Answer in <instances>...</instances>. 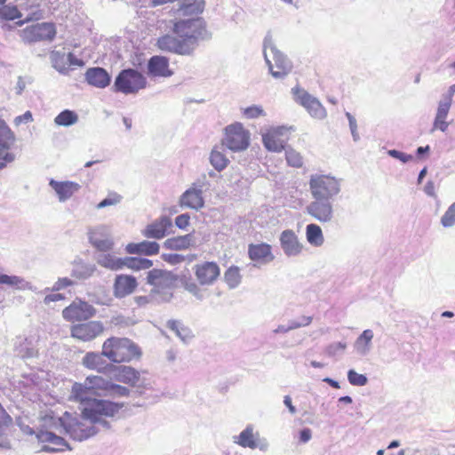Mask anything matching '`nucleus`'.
Returning a JSON list of instances; mask_svg holds the SVG:
<instances>
[{"mask_svg":"<svg viewBox=\"0 0 455 455\" xmlns=\"http://www.w3.org/2000/svg\"><path fill=\"white\" fill-rule=\"evenodd\" d=\"M71 394L73 399L84 404V407L89 406L90 403L95 399L92 398L95 395L92 389H91L89 383H87V378L84 383H75L72 386Z\"/></svg>","mask_w":455,"mask_h":455,"instance_id":"cd10ccee","label":"nucleus"},{"mask_svg":"<svg viewBox=\"0 0 455 455\" xmlns=\"http://www.w3.org/2000/svg\"><path fill=\"white\" fill-rule=\"evenodd\" d=\"M226 283L232 288L237 286L241 282L240 268L231 266L227 269L224 275Z\"/></svg>","mask_w":455,"mask_h":455,"instance_id":"79ce46f5","label":"nucleus"},{"mask_svg":"<svg viewBox=\"0 0 455 455\" xmlns=\"http://www.w3.org/2000/svg\"><path fill=\"white\" fill-rule=\"evenodd\" d=\"M307 242L314 246H321L323 243V235L321 228L316 224H309L306 228Z\"/></svg>","mask_w":455,"mask_h":455,"instance_id":"c9c22d12","label":"nucleus"},{"mask_svg":"<svg viewBox=\"0 0 455 455\" xmlns=\"http://www.w3.org/2000/svg\"><path fill=\"white\" fill-rule=\"evenodd\" d=\"M147 281L157 289H164L172 284V277L170 272L154 268L148 271Z\"/></svg>","mask_w":455,"mask_h":455,"instance_id":"2f4dec72","label":"nucleus"},{"mask_svg":"<svg viewBox=\"0 0 455 455\" xmlns=\"http://www.w3.org/2000/svg\"><path fill=\"white\" fill-rule=\"evenodd\" d=\"M15 135L7 124L0 119V169L14 160V155L10 152L15 143Z\"/></svg>","mask_w":455,"mask_h":455,"instance_id":"4468645a","label":"nucleus"},{"mask_svg":"<svg viewBox=\"0 0 455 455\" xmlns=\"http://www.w3.org/2000/svg\"><path fill=\"white\" fill-rule=\"evenodd\" d=\"M50 186L57 193L60 201H66L80 189V185L73 181H55L52 180Z\"/></svg>","mask_w":455,"mask_h":455,"instance_id":"c756f323","label":"nucleus"},{"mask_svg":"<svg viewBox=\"0 0 455 455\" xmlns=\"http://www.w3.org/2000/svg\"><path fill=\"white\" fill-rule=\"evenodd\" d=\"M307 212L316 220L325 222L332 216V207L329 201L315 200L307 207Z\"/></svg>","mask_w":455,"mask_h":455,"instance_id":"b1692460","label":"nucleus"},{"mask_svg":"<svg viewBox=\"0 0 455 455\" xmlns=\"http://www.w3.org/2000/svg\"><path fill=\"white\" fill-rule=\"evenodd\" d=\"M105 331V326L100 321H88L71 326L72 338L83 342H91L100 337Z\"/></svg>","mask_w":455,"mask_h":455,"instance_id":"9b49d317","label":"nucleus"},{"mask_svg":"<svg viewBox=\"0 0 455 455\" xmlns=\"http://www.w3.org/2000/svg\"><path fill=\"white\" fill-rule=\"evenodd\" d=\"M95 315V309L87 302L78 300L73 301L62 311L64 319L69 322L85 321Z\"/></svg>","mask_w":455,"mask_h":455,"instance_id":"2eb2a0df","label":"nucleus"},{"mask_svg":"<svg viewBox=\"0 0 455 455\" xmlns=\"http://www.w3.org/2000/svg\"><path fill=\"white\" fill-rule=\"evenodd\" d=\"M180 206L198 210L204 204L202 190L192 187L186 190L180 199Z\"/></svg>","mask_w":455,"mask_h":455,"instance_id":"bb28decb","label":"nucleus"},{"mask_svg":"<svg viewBox=\"0 0 455 455\" xmlns=\"http://www.w3.org/2000/svg\"><path fill=\"white\" fill-rule=\"evenodd\" d=\"M283 403L284 404L288 407L289 411L291 413H295L296 412V409L295 407L292 405L291 403V399L289 395H286L284 396V399H283Z\"/></svg>","mask_w":455,"mask_h":455,"instance_id":"69168bd1","label":"nucleus"},{"mask_svg":"<svg viewBox=\"0 0 455 455\" xmlns=\"http://www.w3.org/2000/svg\"><path fill=\"white\" fill-rule=\"evenodd\" d=\"M250 132L236 122L225 128L222 145L234 152L243 151L250 145Z\"/></svg>","mask_w":455,"mask_h":455,"instance_id":"423d86ee","label":"nucleus"},{"mask_svg":"<svg viewBox=\"0 0 455 455\" xmlns=\"http://www.w3.org/2000/svg\"><path fill=\"white\" fill-rule=\"evenodd\" d=\"M121 199H122V196L120 195H118L117 193H115V192L110 193L107 198H105L104 200H102L101 202H100L97 204V208L101 209L104 207L116 205L118 203H120Z\"/></svg>","mask_w":455,"mask_h":455,"instance_id":"8fccbe9b","label":"nucleus"},{"mask_svg":"<svg viewBox=\"0 0 455 455\" xmlns=\"http://www.w3.org/2000/svg\"><path fill=\"white\" fill-rule=\"evenodd\" d=\"M388 154L395 157V158H397L399 160H401L402 162L403 163H406L408 162L409 160L412 159V156H410V155H406L403 152H400L398 150H395V149H393V150H389Z\"/></svg>","mask_w":455,"mask_h":455,"instance_id":"13d9d810","label":"nucleus"},{"mask_svg":"<svg viewBox=\"0 0 455 455\" xmlns=\"http://www.w3.org/2000/svg\"><path fill=\"white\" fill-rule=\"evenodd\" d=\"M451 100L439 103L436 116L434 122V129L445 132L448 128L449 124L446 122V117L451 108Z\"/></svg>","mask_w":455,"mask_h":455,"instance_id":"f704fd0d","label":"nucleus"},{"mask_svg":"<svg viewBox=\"0 0 455 455\" xmlns=\"http://www.w3.org/2000/svg\"><path fill=\"white\" fill-rule=\"evenodd\" d=\"M347 378L349 383L354 386H364L367 383V378L363 374L357 373L354 370H350L348 371Z\"/></svg>","mask_w":455,"mask_h":455,"instance_id":"09e8293b","label":"nucleus"},{"mask_svg":"<svg viewBox=\"0 0 455 455\" xmlns=\"http://www.w3.org/2000/svg\"><path fill=\"white\" fill-rule=\"evenodd\" d=\"M39 442L44 443L42 451L48 452H57L64 451L68 445L66 441L52 432H42L40 430L36 435Z\"/></svg>","mask_w":455,"mask_h":455,"instance_id":"aec40b11","label":"nucleus"},{"mask_svg":"<svg viewBox=\"0 0 455 455\" xmlns=\"http://www.w3.org/2000/svg\"><path fill=\"white\" fill-rule=\"evenodd\" d=\"M161 258L171 265L180 264L185 260V257L183 255L177 253H164Z\"/></svg>","mask_w":455,"mask_h":455,"instance_id":"3c124183","label":"nucleus"},{"mask_svg":"<svg viewBox=\"0 0 455 455\" xmlns=\"http://www.w3.org/2000/svg\"><path fill=\"white\" fill-rule=\"evenodd\" d=\"M243 116L247 119H254L265 116L261 106L253 105L242 109Z\"/></svg>","mask_w":455,"mask_h":455,"instance_id":"49530a36","label":"nucleus"},{"mask_svg":"<svg viewBox=\"0 0 455 455\" xmlns=\"http://www.w3.org/2000/svg\"><path fill=\"white\" fill-rule=\"evenodd\" d=\"M56 36L55 25L52 22L36 23L24 28L20 36L25 43L52 41Z\"/></svg>","mask_w":455,"mask_h":455,"instance_id":"1a4fd4ad","label":"nucleus"},{"mask_svg":"<svg viewBox=\"0 0 455 455\" xmlns=\"http://www.w3.org/2000/svg\"><path fill=\"white\" fill-rule=\"evenodd\" d=\"M171 227V219L164 216L148 225L142 231V235L148 238L162 239L166 235Z\"/></svg>","mask_w":455,"mask_h":455,"instance_id":"412c9836","label":"nucleus"},{"mask_svg":"<svg viewBox=\"0 0 455 455\" xmlns=\"http://www.w3.org/2000/svg\"><path fill=\"white\" fill-rule=\"evenodd\" d=\"M114 371V379L118 382L135 387L140 380V372L131 366H111Z\"/></svg>","mask_w":455,"mask_h":455,"instance_id":"4be33fe9","label":"nucleus"},{"mask_svg":"<svg viewBox=\"0 0 455 455\" xmlns=\"http://www.w3.org/2000/svg\"><path fill=\"white\" fill-rule=\"evenodd\" d=\"M287 164L293 168H301L303 166V156L293 148H289L285 152Z\"/></svg>","mask_w":455,"mask_h":455,"instance_id":"37998d69","label":"nucleus"},{"mask_svg":"<svg viewBox=\"0 0 455 455\" xmlns=\"http://www.w3.org/2000/svg\"><path fill=\"white\" fill-rule=\"evenodd\" d=\"M64 298H65L64 295H62L60 293H52V294L46 295L44 299V302L46 305H48L52 302L62 300V299H64Z\"/></svg>","mask_w":455,"mask_h":455,"instance_id":"052dcab7","label":"nucleus"},{"mask_svg":"<svg viewBox=\"0 0 455 455\" xmlns=\"http://www.w3.org/2000/svg\"><path fill=\"white\" fill-rule=\"evenodd\" d=\"M42 17V12H38L36 13H33L31 16L28 17L25 20H21L20 22H18L19 25H22L24 24L25 21H30V20H38Z\"/></svg>","mask_w":455,"mask_h":455,"instance_id":"338daca9","label":"nucleus"},{"mask_svg":"<svg viewBox=\"0 0 455 455\" xmlns=\"http://www.w3.org/2000/svg\"><path fill=\"white\" fill-rule=\"evenodd\" d=\"M238 438L239 440L237 443L243 447H249L254 449L257 446L252 430L251 428H246L243 431H242Z\"/></svg>","mask_w":455,"mask_h":455,"instance_id":"c03bdc74","label":"nucleus"},{"mask_svg":"<svg viewBox=\"0 0 455 455\" xmlns=\"http://www.w3.org/2000/svg\"><path fill=\"white\" fill-rule=\"evenodd\" d=\"M85 79L89 84L98 88H105L110 84V76L102 68H88L85 73Z\"/></svg>","mask_w":455,"mask_h":455,"instance_id":"c85d7f7f","label":"nucleus"},{"mask_svg":"<svg viewBox=\"0 0 455 455\" xmlns=\"http://www.w3.org/2000/svg\"><path fill=\"white\" fill-rule=\"evenodd\" d=\"M296 102L304 107L315 118L322 119L326 116V110L321 102L304 89L296 87L292 89Z\"/></svg>","mask_w":455,"mask_h":455,"instance_id":"f8f14e48","label":"nucleus"},{"mask_svg":"<svg viewBox=\"0 0 455 455\" xmlns=\"http://www.w3.org/2000/svg\"><path fill=\"white\" fill-rule=\"evenodd\" d=\"M248 256L251 261L259 265L267 264L275 259L271 245L266 243L249 244Z\"/></svg>","mask_w":455,"mask_h":455,"instance_id":"a211bd4d","label":"nucleus"},{"mask_svg":"<svg viewBox=\"0 0 455 455\" xmlns=\"http://www.w3.org/2000/svg\"><path fill=\"white\" fill-rule=\"evenodd\" d=\"M134 299L139 306L146 305L149 301L147 296H137Z\"/></svg>","mask_w":455,"mask_h":455,"instance_id":"774afa93","label":"nucleus"},{"mask_svg":"<svg viewBox=\"0 0 455 455\" xmlns=\"http://www.w3.org/2000/svg\"><path fill=\"white\" fill-rule=\"evenodd\" d=\"M32 120V115L29 111H27L24 115L19 116L15 118V124H20L22 122H29Z\"/></svg>","mask_w":455,"mask_h":455,"instance_id":"680f3d73","label":"nucleus"},{"mask_svg":"<svg viewBox=\"0 0 455 455\" xmlns=\"http://www.w3.org/2000/svg\"><path fill=\"white\" fill-rule=\"evenodd\" d=\"M125 250L130 254L152 256L159 253L160 246L156 242L142 241L128 243Z\"/></svg>","mask_w":455,"mask_h":455,"instance_id":"7c9ffc66","label":"nucleus"},{"mask_svg":"<svg viewBox=\"0 0 455 455\" xmlns=\"http://www.w3.org/2000/svg\"><path fill=\"white\" fill-rule=\"evenodd\" d=\"M168 328L176 333L182 340H185L189 336V330L183 326L182 323L176 320H171L167 323Z\"/></svg>","mask_w":455,"mask_h":455,"instance_id":"a18cd8bd","label":"nucleus"},{"mask_svg":"<svg viewBox=\"0 0 455 455\" xmlns=\"http://www.w3.org/2000/svg\"><path fill=\"white\" fill-rule=\"evenodd\" d=\"M98 263L106 268L111 270H119L124 267V259H119L111 254L101 256L98 259Z\"/></svg>","mask_w":455,"mask_h":455,"instance_id":"58836bf2","label":"nucleus"},{"mask_svg":"<svg viewBox=\"0 0 455 455\" xmlns=\"http://www.w3.org/2000/svg\"><path fill=\"white\" fill-rule=\"evenodd\" d=\"M190 217L188 214H180L175 219L176 226L180 229H185L189 225Z\"/></svg>","mask_w":455,"mask_h":455,"instance_id":"5fc2aeb1","label":"nucleus"},{"mask_svg":"<svg viewBox=\"0 0 455 455\" xmlns=\"http://www.w3.org/2000/svg\"><path fill=\"white\" fill-rule=\"evenodd\" d=\"M153 266L150 259L135 257H126L124 259V267H126L132 270L148 269Z\"/></svg>","mask_w":455,"mask_h":455,"instance_id":"e433bc0d","label":"nucleus"},{"mask_svg":"<svg viewBox=\"0 0 455 455\" xmlns=\"http://www.w3.org/2000/svg\"><path fill=\"white\" fill-rule=\"evenodd\" d=\"M210 162L212 165L219 172L224 170L229 163L226 156L217 149H213L212 151L210 156Z\"/></svg>","mask_w":455,"mask_h":455,"instance_id":"a19ab883","label":"nucleus"},{"mask_svg":"<svg viewBox=\"0 0 455 455\" xmlns=\"http://www.w3.org/2000/svg\"><path fill=\"white\" fill-rule=\"evenodd\" d=\"M309 191L315 200L330 201L340 190L339 180L331 174L314 173L308 180Z\"/></svg>","mask_w":455,"mask_h":455,"instance_id":"7ed1b4c3","label":"nucleus"},{"mask_svg":"<svg viewBox=\"0 0 455 455\" xmlns=\"http://www.w3.org/2000/svg\"><path fill=\"white\" fill-rule=\"evenodd\" d=\"M441 222L445 228L451 227L455 224V202L445 212L442 217Z\"/></svg>","mask_w":455,"mask_h":455,"instance_id":"de8ad7c7","label":"nucleus"},{"mask_svg":"<svg viewBox=\"0 0 455 455\" xmlns=\"http://www.w3.org/2000/svg\"><path fill=\"white\" fill-rule=\"evenodd\" d=\"M345 348H346L345 344H343L341 342H338V343L331 344L330 346H328L326 348V352L329 355H334L337 353V351L344 350Z\"/></svg>","mask_w":455,"mask_h":455,"instance_id":"bf43d9fd","label":"nucleus"},{"mask_svg":"<svg viewBox=\"0 0 455 455\" xmlns=\"http://www.w3.org/2000/svg\"><path fill=\"white\" fill-rule=\"evenodd\" d=\"M147 73L150 77H170L174 72L170 67L169 58L162 55H154L148 61L147 66Z\"/></svg>","mask_w":455,"mask_h":455,"instance_id":"f3484780","label":"nucleus"},{"mask_svg":"<svg viewBox=\"0 0 455 455\" xmlns=\"http://www.w3.org/2000/svg\"><path fill=\"white\" fill-rule=\"evenodd\" d=\"M90 243L100 251H109L113 248V241L110 235L103 229L97 228L90 232Z\"/></svg>","mask_w":455,"mask_h":455,"instance_id":"a878e982","label":"nucleus"},{"mask_svg":"<svg viewBox=\"0 0 455 455\" xmlns=\"http://www.w3.org/2000/svg\"><path fill=\"white\" fill-rule=\"evenodd\" d=\"M146 76L133 68L122 70L115 80V88L124 94H134L147 87Z\"/></svg>","mask_w":455,"mask_h":455,"instance_id":"20e7f679","label":"nucleus"},{"mask_svg":"<svg viewBox=\"0 0 455 455\" xmlns=\"http://www.w3.org/2000/svg\"><path fill=\"white\" fill-rule=\"evenodd\" d=\"M138 287L137 279L130 275H118L113 285V292L116 298H124L132 294Z\"/></svg>","mask_w":455,"mask_h":455,"instance_id":"6ab92c4d","label":"nucleus"},{"mask_svg":"<svg viewBox=\"0 0 455 455\" xmlns=\"http://www.w3.org/2000/svg\"><path fill=\"white\" fill-rule=\"evenodd\" d=\"M193 272L198 284L210 286L213 284L220 275V266L214 261H204L193 267Z\"/></svg>","mask_w":455,"mask_h":455,"instance_id":"ddd939ff","label":"nucleus"},{"mask_svg":"<svg viewBox=\"0 0 455 455\" xmlns=\"http://www.w3.org/2000/svg\"><path fill=\"white\" fill-rule=\"evenodd\" d=\"M20 18H21V12L16 5L11 4L0 5V20L12 21Z\"/></svg>","mask_w":455,"mask_h":455,"instance_id":"4c0bfd02","label":"nucleus"},{"mask_svg":"<svg viewBox=\"0 0 455 455\" xmlns=\"http://www.w3.org/2000/svg\"><path fill=\"white\" fill-rule=\"evenodd\" d=\"M204 7L205 2L204 0H179L177 12L187 18L201 17Z\"/></svg>","mask_w":455,"mask_h":455,"instance_id":"393cba45","label":"nucleus"},{"mask_svg":"<svg viewBox=\"0 0 455 455\" xmlns=\"http://www.w3.org/2000/svg\"><path fill=\"white\" fill-rule=\"evenodd\" d=\"M87 383H89L95 396L124 397L130 395V390L127 387L116 384L102 376H88Z\"/></svg>","mask_w":455,"mask_h":455,"instance_id":"6e6552de","label":"nucleus"},{"mask_svg":"<svg viewBox=\"0 0 455 455\" xmlns=\"http://www.w3.org/2000/svg\"><path fill=\"white\" fill-rule=\"evenodd\" d=\"M172 32L187 43L192 51L197 42L207 36L206 23L202 17L187 18L172 22Z\"/></svg>","mask_w":455,"mask_h":455,"instance_id":"f03ea898","label":"nucleus"},{"mask_svg":"<svg viewBox=\"0 0 455 455\" xmlns=\"http://www.w3.org/2000/svg\"><path fill=\"white\" fill-rule=\"evenodd\" d=\"M156 45L160 51L180 55L190 54L192 52V47H188L187 43H184L181 38L168 34L158 37Z\"/></svg>","mask_w":455,"mask_h":455,"instance_id":"dca6fc26","label":"nucleus"},{"mask_svg":"<svg viewBox=\"0 0 455 455\" xmlns=\"http://www.w3.org/2000/svg\"><path fill=\"white\" fill-rule=\"evenodd\" d=\"M101 354L111 363H130L141 355L140 347L130 339L112 336L104 340Z\"/></svg>","mask_w":455,"mask_h":455,"instance_id":"f257e3e1","label":"nucleus"},{"mask_svg":"<svg viewBox=\"0 0 455 455\" xmlns=\"http://www.w3.org/2000/svg\"><path fill=\"white\" fill-rule=\"evenodd\" d=\"M299 438H300V441L303 443L309 441L311 438V430L308 428H305V429L301 430L299 433Z\"/></svg>","mask_w":455,"mask_h":455,"instance_id":"e2e57ef3","label":"nucleus"},{"mask_svg":"<svg viewBox=\"0 0 455 455\" xmlns=\"http://www.w3.org/2000/svg\"><path fill=\"white\" fill-rule=\"evenodd\" d=\"M312 317L311 316H302L299 321L293 322L287 329H284L283 331L291 330V329H296L302 326H307L311 323Z\"/></svg>","mask_w":455,"mask_h":455,"instance_id":"864d4df0","label":"nucleus"},{"mask_svg":"<svg viewBox=\"0 0 455 455\" xmlns=\"http://www.w3.org/2000/svg\"><path fill=\"white\" fill-rule=\"evenodd\" d=\"M292 127L277 126L268 129L262 135V141L265 148L273 152H281L291 139L293 132Z\"/></svg>","mask_w":455,"mask_h":455,"instance_id":"9d476101","label":"nucleus"},{"mask_svg":"<svg viewBox=\"0 0 455 455\" xmlns=\"http://www.w3.org/2000/svg\"><path fill=\"white\" fill-rule=\"evenodd\" d=\"M282 249L288 256H296L302 251V244L299 242L297 235L292 230H284L280 236Z\"/></svg>","mask_w":455,"mask_h":455,"instance_id":"5701e85b","label":"nucleus"},{"mask_svg":"<svg viewBox=\"0 0 455 455\" xmlns=\"http://www.w3.org/2000/svg\"><path fill=\"white\" fill-rule=\"evenodd\" d=\"M124 405V403L94 399L90 403L89 406H85L82 409V415L84 419L97 422L102 417H114L122 410Z\"/></svg>","mask_w":455,"mask_h":455,"instance_id":"0eeeda50","label":"nucleus"},{"mask_svg":"<svg viewBox=\"0 0 455 455\" xmlns=\"http://www.w3.org/2000/svg\"><path fill=\"white\" fill-rule=\"evenodd\" d=\"M21 282L22 280L18 276L0 274V284L18 286Z\"/></svg>","mask_w":455,"mask_h":455,"instance_id":"603ef678","label":"nucleus"},{"mask_svg":"<svg viewBox=\"0 0 455 455\" xmlns=\"http://www.w3.org/2000/svg\"><path fill=\"white\" fill-rule=\"evenodd\" d=\"M73 284V282L67 278V277H64V278H60L55 283H54V286H53V291H59L60 289H63V288H66V287H68V286H71Z\"/></svg>","mask_w":455,"mask_h":455,"instance_id":"4d7b16f0","label":"nucleus"},{"mask_svg":"<svg viewBox=\"0 0 455 455\" xmlns=\"http://www.w3.org/2000/svg\"><path fill=\"white\" fill-rule=\"evenodd\" d=\"M373 338L372 331L371 330H365L363 331L360 339H363L366 343L370 342Z\"/></svg>","mask_w":455,"mask_h":455,"instance_id":"0e129e2a","label":"nucleus"},{"mask_svg":"<svg viewBox=\"0 0 455 455\" xmlns=\"http://www.w3.org/2000/svg\"><path fill=\"white\" fill-rule=\"evenodd\" d=\"M78 121V116L72 110H63L54 119L57 125L60 126H69L76 124Z\"/></svg>","mask_w":455,"mask_h":455,"instance_id":"ea45409f","label":"nucleus"},{"mask_svg":"<svg viewBox=\"0 0 455 455\" xmlns=\"http://www.w3.org/2000/svg\"><path fill=\"white\" fill-rule=\"evenodd\" d=\"M103 357L104 355H102L101 353L88 352L83 357L82 363L89 370L96 371L98 372H105L107 369L108 367L111 368L112 365L108 364Z\"/></svg>","mask_w":455,"mask_h":455,"instance_id":"473e14b6","label":"nucleus"},{"mask_svg":"<svg viewBox=\"0 0 455 455\" xmlns=\"http://www.w3.org/2000/svg\"><path fill=\"white\" fill-rule=\"evenodd\" d=\"M264 57L271 75L281 78L291 70V63L270 41L264 44Z\"/></svg>","mask_w":455,"mask_h":455,"instance_id":"39448f33","label":"nucleus"},{"mask_svg":"<svg viewBox=\"0 0 455 455\" xmlns=\"http://www.w3.org/2000/svg\"><path fill=\"white\" fill-rule=\"evenodd\" d=\"M193 242V235L188 234L166 239L164 243V246L168 250H186L192 245Z\"/></svg>","mask_w":455,"mask_h":455,"instance_id":"72a5a7b5","label":"nucleus"},{"mask_svg":"<svg viewBox=\"0 0 455 455\" xmlns=\"http://www.w3.org/2000/svg\"><path fill=\"white\" fill-rule=\"evenodd\" d=\"M12 422V417L5 411L0 403V426H9Z\"/></svg>","mask_w":455,"mask_h":455,"instance_id":"6e6d98bb","label":"nucleus"}]
</instances>
